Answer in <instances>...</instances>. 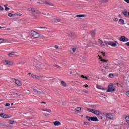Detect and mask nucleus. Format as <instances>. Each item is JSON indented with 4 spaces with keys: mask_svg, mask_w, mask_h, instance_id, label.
Masks as SVG:
<instances>
[{
    "mask_svg": "<svg viewBox=\"0 0 129 129\" xmlns=\"http://www.w3.org/2000/svg\"><path fill=\"white\" fill-rule=\"evenodd\" d=\"M124 2L127 3V4H129V0H124Z\"/></svg>",
    "mask_w": 129,
    "mask_h": 129,
    "instance_id": "54",
    "label": "nucleus"
},
{
    "mask_svg": "<svg viewBox=\"0 0 129 129\" xmlns=\"http://www.w3.org/2000/svg\"><path fill=\"white\" fill-rule=\"evenodd\" d=\"M61 21V19L58 18H52L51 19V22H52V23H60Z\"/></svg>",
    "mask_w": 129,
    "mask_h": 129,
    "instance_id": "9",
    "label": "nucleus"
},
{
    "mask_svg": "<svg viewBox=\"0 0 129 129\" xmlns=\"http://www.w3.org/2000/svg\"><path fill=\"white\" fill-rule=\"evenodd\" d=\"M4 8L0 6V11H4Z\"/></svg>",
    "mask_w": 129,
    "mask_h": 129,
    "instance_id": "44",
    "label": "nucleus"
},
{
    "mask_svg": "<svg viewBox=\"0 0 129 129\" xmlns=\"http://www.w3.org/2000/svg\"><path fill=\"white\" fill-rule=\"evenodd\" d=\"M60 84H61V85H62V86H63V87H66L67 86V83H66V82L64 81H61L60 82Z\"/></svg>",
    "mask_w": 129,
    "mask_h": 129,
    "instance_id": "18",
    "label": "nucleus"
},
{
    "mask_svg": "<svg viewBox=\"0 0 129 129\" xmlns=\"http://www.w3.org/2000/svg\"><path fill=\"white\" fill-rule=\"evenodd\" d=\"M11 105V104L7 103H6V104L5 105V106H10Z\"/></svg>",
    "mask_w": 129,
    "mask_h": 129,
    "instance_id": "42",
    "label": "nucleus"
},
{
    "mask_svg": "<svg viewBox=\"0 0 129 129\" xmlns=\"http://www.w3.org/2000/svg\"><path fill=\"white\" fill-rule=\"evenodd\" d=\"M126 95H127V96H128L129 97V91L126 93Z\"/></svg>",
    "mask_w": 129,
    "mask_h": 129,
    "instance_id": "52",
    "label": "nucleus"
},
{
    "mask_svg": "<svg viewBox=\"0 0 129 129\" xmlns=\"http://www.w3.org/2000/svg\"><path fill=\"white\" fill-rule=\"evenodd\" d=\"M68 36H70V37H72V38H77V36H76V34L73 32H68L67 33Z\"/></svg>",
    "mask_w": 129,
    "mask_h": 129,
    "instance_id": "11",
    "label": "nucleus"
},
{
    "mask_svg": "<svg viewBox=\"0 0 129 129\" xmlns=\"http://www.w3.org/2000/svg\"><path fill=\"white\" fill-rule=\"evenodd\" d=\"M85 93H87V94H88V91H85L84 92Z\"/></svg>",
    "mask_w": 129,
    "mask_h": 129,
    "instance_id": "63",
    "label": "nucleus"
},
{
    "mask_svg": "<svg viewBox=\"0 0 129 129\" xmlns=\"http://www.w3.org/2000/svg\"><path fill=\"white\" fill-rule=\"evenodd\" d=\"M125 120H129V115L126 116Z\"/></svg>",
    "mask_w": 129,
    "mask_h": 129,
    "instance_id": "43",
    "label": "nucleus"
},
{
    "mask_svg": "<svg viewBox=\"0 0 129 129\" xmlns=\"http://www.w3.org/2000/svg\"><path fill=\"white\" fill-rule=\"evenodd\" d=\"M119 40L121 42H125V36H122L120 37Z\"/></svg>",
    "mask_w": 129,
    "mask_h": 129,
    "instance_id": "19",
    "label": "nucleus"
},
{
    "mask_svg": "<svg viewBox=\"0 0 129 129\" xmlns=\"http://www.w3.org/2000/svg\"><path fill=\"white\" fill-rule=\"evenodd\" d=\"M96 87L98 88V89H101V87L99 85H97Z\"/></svg>",
    "mask_w": 129,
    "mask_h": 129,
    "instance_id": "38",
    "label": "nucleus"
},
{
    "mask_svg": "<svg viewBox=\"0 0 129 129\" xmlns=\"http://www.w3.org/2000/svg\"><path fill=\"white\" fill-rule=\"evenodd\" d=\"M86 118L89 120V121H99V120L97 118V117L94 116V117H90L88 116H86Z\"/></svg>",
    "mask_w": 129,
    "mask_h": 129,
    "instance_id": "4",
    "label": "nucleus"
},
{
    "mask_svg": "<svg viewBox=\"0 0 129 129\" xmlns=\"http://www.w3.org/2000/svg\"><path fill=\"white\" fill-rule=\"evenodd\" d=\"M53 124L55 126H58L59 125H61V122L59 121H53Z\"/></svg>",
    "mask_w": 129,
    "mask_h": 129,
    "instance_id": "14",
    "label": "nucleus"
},
{
    "mask_svg": "<svg viewBox=\"0 0 129 129\" xmlns=\"http://www.w3.org/2000/svg\"><path fill=\"white\" fill-rule=\"evenodd\" d=\"M100 2L101 3V4H104V3H107L108 0H100Z\"/></svg>",
    "mask_w": 129,
    "mask_h": 129,
    "instance_id": "29",
    "label": "nucleus"
},
{
    "mask_svg": "<svg viewBox=\"0 0 129 129\" xmlns=\"http://www.w3.org/2000/svg\"><path fill=\"white\" fill-rule=\"evenodd\" d=\"M8 123L10 124H14L15 123V120H10L9 121H8Z\"/></svg>",
    "mask_w": 129,
    "mask_h": 129,
    "instance_id": "25",
    "label": "nucleus"
},
{
    "mask_svg": "<svg viewBox=\"0 0 129 129\" xmlns=\"http://www.w3.org/2000/svg\"><path fill=\"white\" fill-rule=\"evenodd\" d=\"M41 104L44 103V104H46V102L42 101L40 102Z\"/></svg>",
    "mask_w": 129,
    "mask_h": 129,
    "instance_id": "58",
    "label": "nucleus"
},
{
    "mask_svg": "<svg viewBox=\"0 0 129 129\" xmlns=\"http://www.w3.org/2000/svg\"><path fill=\"white\" fill-rule=\"evenodd\" d=\"M84 124L85 125H88V124H89V122L85 121L84 122Z\"/></svg>",
    "mask_w": 129,
    "mask_h": 129,
    "instance_id": "37",
    "label": "nucleus"
},
{
    "mask_svg": "<svg viewBox=\"0 0 129 129\" xmlns=\"http://www.w3.org/2000/svg\"><path fill=\"white\" fill-rule=\"evenodd\" d=\"M75 110H76V111H79L80 112V111H81L82 110V108H81V107H77L75 109Z\"/></svg>",
    "mask_w": 129,
    "mask_h": 129,
    "instance_id": "23",
    "label": "nucleus"
},
{
    "mask_svg": "<svg viewBox=\"0 0 129 129\" xmlns=\"http://www.w3.org/2000/svg\"><path fill=\"white\" fill-rule=\"evenodd\" d=\"M105 43L106 45H109L110 46H111V47H116L118 42H117V41H115V42H114L113 41H105Z\"/></svg>",
    "mask_w": 129,
    "mask_h": 129,
    "instance_id": "3",
    "label": "nucleus"
},
{
    "mask_svg": "<svg viewBox=\"0 0 129 129\" xmlns=\"http://www.w3.org/2000/svg\"><path fill=\"white\" fill-rule=\"evenodd\" d=\"M118 23L120 25H124V20L123 19H119Z\"/></svg>",
    "mask_w": 129,
    "mask_h": 129,
    "instance_id": "22",
    "label": "nucleus"
},
{
    "mask_svg": "<svg viewBox=\"0 0 129 129\" xmlns=\"http://www.w3.org/2000/svg\"><path fill=\"white\" fill-rule=\"evenodd\" d=\"M8 16H9V17H13V16H14V15H13V14H12V13H9Z\"/></svg>",
    "mask_w": 129,
    "mask_h": 129,
    "instance_id": "39",
    "label": "nucleus"
},
{
    "mask_svg": "<svg viewBox=\"0 0 129 129\" xmlns=\"http://www.w3.org/2000/svg\"><path fill=\"white\" fill-rule=\"evenodd\" d=\"M81 77H82V78H85V79L87 80H88V78H87V77L86 76H84V75H81Z\"/></svg>",
    "mask_w": 129,
    "mask_h": 129,
    "instance_id": "32",
    "label": "nucleus"
},
{
    "mask_svg": "<svg viewBox=\"0 0 129 129\" xmlns=\"http://www.w3.org/2000/svg\"><path fill=\"white\" fill-rule=\"evenodd\" d=\"M14 16H19L20 17H21V16H22V14L20 13H16L14 14Z\"/></svg>",
    "mask_w": 129,
    "mask_h": 129,
    "instance_id": "34",
    "label": "nucleus"
},
{
    "mask_svg": "<svg viewBox=\"0 0 129 129\" xmlns=\"http://www.w3.org/2000/svg\"><path fill=\"white\" fill-rule=\"evenodd\" d=\"M0 116H1V117H3V116H4V113H0Z\"/></svg>",
    "mask_w": 129,
    "mask_h": 129,
    "instance_id": "48",
    "label": "nucleus"
},
{
    "mask_svg": "<svg viewBox=\"0 0 129 129\" xmlns=\"http://www.w3.org/2000/svg\"><path fill=\"white\" fill-rule=\"evenodd\" d=\"M55 49H59V46L58 45H55L54 46Z\"/></svg>",
    "mask_w": 129,
    "mask_h": 129,
    "instance_id": "45",
    "label": "nucleus"
},
{
    "mask_svg": "<svg viewBox=\"0 0 129 129\" xmlns=\"http://www.w3.org/2000/svg\"><path fill=\"white\" fill-rule=\"evenodd\" d=\"M42 111H46V109H41Z\"/></svg>",
    "mask_w": 129,
    "mask_h": 129,
    "instance_id": "62",
    "label": "nucleus"
},
{
    "mask_svg": "<svg viewBox=\"0 0 129 129\" xmlns=\"http://www.w3.org/2000/svg\"><path fill=\"white\" fill-rule=\"evenodd\" d=\"M106 116L107 118H109V119H113V116L110 113H106Z\"/></svg>",
    "mask_w": 129,
    "mask_h": 129,
    "instance_id": "12",
    "label": "nucleus"
},
{
    "mask_svg": "<svg viewBox=\"0 0 129 129\" xmlns=\"http://www.w3.org/2000/svg\"><path fill=\"white\" fill-rule=\"evenodd\" d=\"M7 127H11V128H13V126L12 125H7Z\"/></svg>",
    "mask_w": 129,
    "mask_h": 129,
    "instance_id": "53",
    "label": "nucleus"
},
{
    "mask_svg": "<svg viewBox=\"0 0 129 129\" xmlns=\"http://www.w3.org/2000/svg\"><path fill=\"white\" fill-rule=\"evenodd\" d=\"M92 36H95V32L93 31L92 32Z\"/></svg>",
    "mask_w": 129,
    "mask_h": 129,
    "instance_id": "46",
    "label": "nucleus"
},
{
    "mask_svg": "<svg viewBox=\"0 0 129 129\" xmlns=\"http://www.w3.org/2000/svg\"><path fill=\"white\" fill-rule=\"evenodd\" d=\"M114 91H115V88H113V85L111 84L108 87L107 92H113Z\"/></svg>",
    "mask_w": 129,
    "mask_h": 129,
    "instance_id": "5",
    "label": "nucleus"
},
{
    "mask_svg": "<svg viewBox=\"0 0 129 129\" xmlns=\"http://www.w3.org/2000/svg\"><path fill=\"white\" fill-rule=\"evenodd\" d=\"M114 76V75H113V74H110L109 75V77H110V78H113Z\"/></svg>",
    "mask_w": 129,
    "mask_h": 129,
    "instance_id": "35",
    "label": "nucleus"
},
{
    "mask_svg": "<svg viewBox=\"0 0 129 129\" xmlns=\"http://www.w3.org/2000/svg\"><path fill=\"white\" fill-rule=\"evenodd\" d=\"M101 53L103 54V56H105V53L101 52Z\"/></svg>",
    "mask_w": 129,
    "mask_h": 129,
    "instance_id": "59",
    "label": "nucleus"
},
{
    "mask_svg": "<svg viewBox=\"0 0 129 129\" xmlns=\"http://www.w3.org/2000/svg\"><path fill=\"white\" fill-rule=\"evenodd\" d=\"M77 49V48H76V47L72 46L71 48V50H70L71 54H74V53H75V52H76Z\"/></svg>",
    "mask_w": 129,
    "mask_h": 129,
    "instance_id": "10",
    "label": "nucleus"
},
{
    "mask_svg": "<svg viewBox=\"0 0 129 129\" xmlns=\"http://www.w3.org/2000/svg\"><path fill=\"white\" fill-rule=\"evenodd\" d=\"M29 35L30 37H32V38H34L35 39H39L40 38V34L34 30L30 31L29 32Z\"/></svg>",
    "mask_w": 129,
    "mask_h": 129,
    "instance_id": "2",
    "label": "nucleus"
},
{
    "mask_svg": "<svg viewBox=\"0 0 129 129\" xmlns=\"http://www.w3.org/2000/svg\"><path fill=\"white\" fill-rule=\"evenodd\" d=\"M125 45H126V46H128V47H129V42H126L125 43Z\"/></svg>",
    "mask_w": 129,
    "mask_h": 129,
    "instance_id": "56",
    "label": "nucleus"
},
{
    "mask_svg": "<svg viewBox=\"0 0 129 129\" xmlns=\"http://www.w3.org/2000/svg\"><path fill=\"white\" fill-rule=\"evenodd\" d=\"M113 21L114 22H117V21H118V19L117 18H115V19H113Z\"/></svg>",
    "mask_w": 129,
    "mask_h": 129,
    "instance_id": "50",
    "label": "nucleus"
},
{
    "mask_svg": "<svg viewBox=\"0 0 129 129\" xmlns=\"http://www.w3.org/2000/svg\"><path fill=\"white\" fill-rule=\"evenodd\" d=\"M9 10H10V8H9V7L5 8V11H9Z\"/></svg>",
    "mask_w": 129,
    "mask_h": 129,
    "instance_id": "47",
    "label": "nucleus"
},
{
    "mask_svg": "<svg viewBox=\"0 0 129 129\" xmlns=\"http://www.w3.org/2000/svg\"><path fill=\"white\" fill-rule=\"evenodd\" d=\"M76 17V18H85V17H86V15L79 14V15H77Z\"/></svg>",
    "mask_w": 129,
    "mask_h": 129,
    "instance_id": "17",
    "label": "nucleus"
},
{
    "mask_svg": "<svg viewBox=\"0 0 129 129\" xmlns=\"http://www.w3.org/2000/svg\"><path fill=\"white\" fill-rule=\"evenodd\" d=\"M46 76H37V79L38 80H40L41 78H45Z\"/></svg>",
    "mask_w": 129,
    "mask_h": 129,
    "instance_id": "24",
    "label": "nucleus"
},
{
    "mask_svg": "<svg viewBox=\"0 0 129 129\" xmlns=\"http://www.w3.org/2000/svg\"><path fill=\"white\" fill-rule=\"evenodd\" d=\"M98 43H99V44H100V46H101V47H103V46H105L104 43H103V41H102V40L99 39Z\"/></svg>",
    "mask_w": 129,
    "mask_h": 129,
    "instance_id": "20",
    "label": "nucleus"
},
{
    "mask_svg": "<svg viewBox=\"0 0 129 129\" xmlns=\"http://www.w3.org/2000/svg\"><path fill=\"white\" fill-rule=\"evenodd\" d=\"M101 89L102 90H104V91L106 90V88H101Z\"/></svg>",
    "mask_w": 129,
    "mask_h": 129,
    "instance_id": "51",
    "label": "nucleus"
},
{
    "mask_svg": "<svg viewBox=\"0 0 129 129\" xmlns=\"http://www.w3.org/2000/svg\"><path fill=\"white\" fill-rule=\"evenodd\" d=\"M33 91L35 93L38 94V95H40V94H44V92H43V91H41L37 89H35V88H33Z\"/></svg>",
    "mask_w": 129,
    "mask_h": 129,
    "instance_id": "8",
    "label": "nucleus"
},
{
    "mask_svg": "<svg viewBox=\"0 0 129 129\" xmlns=\"http://www.w3.org/2000/svg\"><path fill=\"white\" fill-rule=\"evenodd\" d=\"M105 69H109V66H106L104 67Z\"/></svg>",
    "mask_w": 129,
    "mask_h": 129,
    "instance_id": "40",
    "label": "nucleus"
},
{
    "mask_svg": "<svg viewBox=\"0 0 129 129\" xmlns=\"http://www.w3.org/2000/svg\"><path fill=\"white\" fill-rule=\"evenodd\" d=\"M28 75H30V77H31V78H34V76L35 75L29 73H28Z\"/></svg>",
    "mask_w": 129,
    "mask_h": 129,
    "instance_id": "30",
    "label": "nucleus"
},
{
    "mask_svg": "<svg viewBox=\"0 0 129 129\" xmlns=\"http://www.w3.org/2000/svg\"><path fill=\"white\" fill-rule=\"evenodd\" d=\"M26 91L28 93H31V91H30L29 90H26Z\"/></svg>",
    "mask_w": 129,
    "mask_h": 129,
    "instance_id": "57",
    "label": "nucleus"
},
{
    "mask_svg": "<svg viewBox=\"0 0 129 129\" xmlns=\"http://www.w3.org/2000/svg\"><path fill=\"white\" fill-rule=\"evenodd\" d=\"M44 4H45V5H48V6H50L51 7H54V4L50 2L45 1Z\"/></svg>",
    "mask_w": 129,
    "mask_h": 129,
    "instance_id": "16",
    "label": "nucleus"
},
{
    "mask_svg": "<svg viewBox=\"0 0 129 129\" xmlns=\"http://www.w3.org/2000/svg\"><path fill=\"white\" fill-rule=\"evenodd\" d=\"M122 14H123V15L125 16V17H126L127 16V11H123L122 12Z\"/></svg>",
    "mask_w": 129,
    "mask_h": 129,
    "instance_id": "27",
    "label": "nucleus"
},
{
    "mask_svg": "<svg viewBox=\"0 0 129 129\" xmlns=\"http://www.w3.org/2000/svg\"><path fill=\"white\" fill-rule=\"evenodd\" d=\"M9 115L7 114H4L3 115V118H9Z\"/></svg>",
    "mask_w": 129,
    "mask_h": 129,
    "instance_id": "33",
    "label": "nucleus"
},
{
    "mask_svg": "<svg viewBox=\"0 0 129 129\" xmlns=\"http://www.w3.org/2000/svg\"><path fill=\"white\" fill-rule=\"evenodd\" d=\"M90 107H91L92 108H96V105H92L90 106Z\"/></svg>",
    "mask_w": 129,
    "mask_h": 129,
    "instance_id": "36",
    "label": "nucleus"
},
{
    "mask_svg": "<svg viewBox=\"0 0 129 129\" xmlns=\"http://www.w3.org/2000/svg\"><path fill=\"white\" fill-rule=\"evenodd\" d=\"M41 29H47L46 27H41Z\"/></svg>",
    "mask_w": 129,
    "mask_h": 129,
    "instance_id": "64",
    "label": "nucleus"
},
{
    "mask_svg": "<svg viewBox=\"0 0 129 129\" xmlns=\"http://www.w3.org/2000/svg\"><path fill=\"white\" fill-rule=\"evenodd\" d=\"M94 110L95 109H91L89 108H87V111H89V112H91L92 113H94Z\"/></svg>",
    "mask_w": 129,
    "mask_h": 129,
    "instance_id": "21",
    "label": "nucleus"
},
{
    "mask_svg": "<svg viewBox=\"0 0 129 129\" xmlns=\"http://www.w3.org/2000/svg\"><path fill=\"white\" fill-rule=\"evenodd\" d=\"M3 63L6 66H13L14 65V62L10 60H4Z\"/></svg>",
    "mask_w": 129,
    "mask_h": 129,
    "instance_id": "6",
    "label": "nucleus"
},
{
    "mask_svg": "<svg viewBox=\"0 0 129 129\" xmlns=\"http://www.w3.org/2000/svg\"><path fill=\"white\" fill-rule=\"evenodd\" d=\"M129 41L128 38L125 37V42H127Z\"/></svg>",
    "mask_w": 129,
    "mask_h": 129,
    "instance_id": "49",
    "label": "nucleus"
},
{
    "mask_svg": "<svg viewBox=\"0 0 129 129\" xmlns=\"http://www.w3.org/2000/svg\"><path fill=\"white\" fill-rule=\"evenodd\" d=\"M17 54L16 52H12L9 53L8 55L9 57H13V56H15Z\"/></svg>",
    "mask_w": 129,
    "mask_h": 129,
    "instance_id": "15",
    "label": "nucleus"
},
{
    "mask_svg": "<svg viewBox=\"0 0 129 129\" xmlns=\"http://www.w3.org/2000/svg\"><path fill=\"white\" fill-rule=\"evenodd\" d=\"M12 80L13 82L16 83V84H17V85H18V86H22V82H21V81L17 80L16 79H13Z\"/></svg>",
    "mask_w": 129,
    "mask_h": 129,
    "instance_id": "7",
    "label": "nucleus"
},
{
    "mask_svg": "<svg viewBox=\"0 0 129 129\" xmlns=\"http://www.w3.org/2000/svg\"><path fill=\"white\" fill-rule=\"evenodd\" d=\"M45 111H46L47 112H49V113H52V110L50 109H45Z\"/></svg>",
    "mask_w": 129,
    "mask_h": 129,
    "instance_id": "28",
    "label": "nucleus"
},
{
    "mask_svg": "<svg viewBox=\"0 0 129 129\" xmlns=\"http://www.w3.org/2000/svg\"><path fill=\"white\" fill-rule=\"evenodd\" d=\"M4 41H5V42H8L7 39H4L3 38H0V44H2V43H3V42H4Z\"/></svg>",
    "mask_w": 129,
    "mask_h": 129,
    "instance_id": "26",
    "label": "nucleus"
},
{
    "mask_svg": "<svg viewBox=\"0 0 129 129\" xmlns=\"http://www.w3.org/2000/svg\"><path fill=\"white\" fill-rule=\"evenodd\" d=\"M37 77H38V76L34 75V78H33V79H35H35H37Z\"/></svg>",
    "mask_w": 129,
    "mask_h": 129,
    "instance_id": "55",
    "label": "nucleus"
},
{
    "mask_svg": "<svg viewBox=\"0 0 129 129\" xmlns=\"http://www.w3.org/2000/svg\"><path fill=\"white\" fill-rule=\"evenodd\" d=\"M101 61H102V62H107V60H105L104 59H102Z\"/></svg>",
    "mask_w": 129,
    "mask_h": 129,
    "instance_id": "41",
    "label": "nucleus"
},
{
    "mask_svg": "<svg viewBox=\"0 0 129 129\" xmlns=\"http://www.w3.org/2000/svg\"><path fill=\"white\" fill-rule=\"evenodd\" d=\"M37 4H40V5H44L45 3H44V1H39V2H37Z\"/></svg>",
    "mask_w": 129,
    "mask_h": 129,
    "instance_id": "31",
    "label": "nucleus"
},
{
    "mask_svg": "<svg viewBox=\"0 0 129 129\" xmlns=\"http://www.w3.org/2000/svg\"><path fill=\"white\" fill-rule=\"evenodd\" d=\"M84 86L85 87H89V86L87 84L85 85Z\"/></svg>",
    "mask_w": 129,
    "mask_h": 129,
    "instance_id": "61",
    "label": "nucleus"
},
{
    "mask_svg": "<svg viewBox=\"0 0 129 129\" xmlns=\"http://www.w3.org/2000/svg\"><path fill=\"white\" fill-rule=\"evenodd\" d=\"M1 125H5V124L0 122V126H1Z\"/></svg>",
    "mask_w": 129,
    "mask_h": 129,
    "instance_id": "60",
    "label": "nucleus"
},
{
    "mask_svg": "<svg viewBox=\"0 0 129 129\" xmlns=\"http://www.w3.org/2000/svg\"><path fill=\"white\" fill-rule=\"evenodd\" d=\"M93 114H96V115H100V114H101V112L99 110L95 109Z\"/></svg>",
    "mask_w": 129,
    "mask_h": 129,
    "instance_id": "13",
    "label": "nucleus"
},
{
    "mask_svg": "<svg viewBox=\"0 0 129 129\" xmlns=\"http://www.w3.org/2000/svg\"><path fill=\"white\" fill-rule=\"evenodd\" d=\"M27 10L28 12L31 13V15H32V16H33L35 19H37L38 17L41 15V12H40L39 10L37 9V8L30 7L27 9Z\"/></svg>",
    "mask_w": 129,
    "mask_h": 129,
    "instance_id": "1",
    "label": "nucleus"
}]
</instances>
